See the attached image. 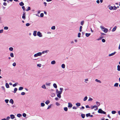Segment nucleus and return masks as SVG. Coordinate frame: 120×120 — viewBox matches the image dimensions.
<instances>
[{
	"label": "nucleus",
	"mask_w": 120,
	"mask_h": 120,
	"mask_svg": "<svg viewBox=\"0 0 120 120\" xmlns=\"http://www.w3.org/2000/svg\"><path fill=\"white\" fill-rule=\"evenodd\" d=\"M63 88H60V91H58L57 93V96L59 98H61V94L62 92V90H63Z\"/></svg>",
	"instance_id": "1"
},
{
	"label": "nucleus",
	"mask_w": 120,
	"mask_h": 120,
	"mask_svg": "<svg viewBox=\"0 0 120 120\" xmlns=\"http://www.w3.org/2000/svg\"><path fill=\"white\" fill-rule=\"evenodd\" d=\"M100 27L102 30L105 33H107L108 32V29L105 28L103 26H100Z\"/></svg>",
	"instance_id": "2"
},
{
	"label": "nucleus",
	"mask_w": 120,
	"mask_h": 120,
	"mask_svg": "<svg viewBox=\"0 0 120 120\" xmlns=\"http://www.w3.org/2000/svg\"><path fill=\"white\" fill-rule=\"evenodd\" d=\"M98 112L99 113L101 114H106V112L103 111L101 109H99L98 111Z\"/></svg>",
	"instance_id": "3"
},
{
	"label": "nucleus",
	"mask_w": 120,
	"mask_h": 120,
	"mask_svg": "<svg viewBox=\"0 0 120 120\" xmlns=\"http://www.w3.org/2000/svg\"><path fill=\"white\" fill-rule=\"evenodd\" d=\"M41 55V52H39L36 54H34V57H37L38 56H40Z\"/></svg>",
	"instance_id": "4"
},
{
	"label": "nucleus",
	"mask_w": 120,
	"mask_h": 120,
	"mask_svg": "<svg viewBox=\"0 0 120 120\" xmlns=\"http://www.w3.org/2000/svg\"><path fill=\"white\" fill-rule=\"evenodd\" d=\"M37 35L39 37H41L42 36V34L40 31H38L37 32Z\"/></svg>",
	"instance_id": "5"
},
{
	"label": "nucleus",
	"mask_w": 120,
	"mask_h": 120,
	"mask_svg": "<svg viewBox=\"0 0 120 120\" xmlns=\"http://www.w3.org/2000/svg\"><path fill=\"white\" fill-rule=\"evenodd\" d=\"M68 108H71L72 106L73 105L71 103H69L68 104Z\"/></svg>",
	"instance_id": "6"
},
{
	"label": "nucleus",
	"mask_w": 120,
	"mask_h": 120,
	"mask_svg": "<svg viewBox=\"0 0 120 120\" xmlns=\"http://www.w3.org/2000/svg\"><path fill=\"white\" fill-rule=\"evenodd\" d=\"M116 53V52H114L110 54H109L108 56H112L114 55Z\"/></svg>",
	"instance_id": "7"
},
{
	"label": "nucleus",
	"mask_w": 120,
	"mask_h": 120,
	"mask_svg": "<svg viewBox=\"0 0 120 120\" xmlns=\"http://www.w3.org/2000/svg\"><path fill=\"white\" fill-rule=\"evenodd\" d=\"M10 116L11 118L12 119H14L15 118L14 115L13 114L10 115Z\"/></svg>",
	"instance_id": "8"
},
{
	"label": "nucleus",
	"mask_w": 120,
	"mask_h": 120,
	"mask_svg": "<svg viewBox=\"0 0 120 120\" xmlns=\"http://www.w3.org/2000/svg\"><path fill=\"white\" fill-rule=\"evenodd\" d=\"M25 13L24 12L23 14V15L22 16V19H25Z\"/></svg>",
	"instance_id": "9"
},
{
	"label": "nucleus",
	"mask_w": 120,
	"mask_h": 120,
	"mask_svg": "<svg viewBox=\"0 0 120 120\" xmlns=\"http://www.w3.org/2000/svg\"><path fill=\"white\" fill-rule=\"evenodd\" d=\"M37 31H34V33L33 34V35L34 36H35L37 35Z\"/></svg>",
	"instance_id": "10"
},
{
	"label": "nucleus",
	"mask_w": 120,
	"mask_h": 120,
	"mask_svg": "<svg viewBox=\"0 0 120 120\" xmlns=\"http://www.w3.org/2000/svg\"><path fill=\"white\" fill-rule=\"evenodd\" d=\"M5 86L7 88H8L9 87V85L8 83H6L5 84Z\"/></svg>",
	"instance_id": "11"
},
{
	"label": "nucleus",
	"mask_w": 120,
	"mask_h": 120,
	"mask_svg": "<svg viewBox=\"0 0 120 120\" xmlns=\"http://www.w3.org/2000/svg\"><path fill=\"white\" fill-rule=\"evenodd\" d=\"M14 101L12 99H11L9 101V102L11 103L12 104H13L14 103Z\"/></svg>",
	"instance_id": "12"
},
{
	"label": "nucleus",
	"mask_w": 120,
	"mask_h": 120,
	"mask_svg": "<svg viewBox=\"0 0 120 120\" xmlns=\"http://www.w3.org/2000/svg\"><path fill=\"white\" fill-rule=\"evenodd\" d=\"M97 105H94V106H90V108H91V109H93L94 108H96V107H97Z\"/></svg>",
	"instance_id": "13"
},
{
	"label": "nucleus",
	"mask_w": 120,
	"mask_h": 120,
	"mask_svg": "<svg viewBox=\"0 0 120 120\" xmlns=\"http://www.w3.org/2000/svg\"><path fill=\"white\" fill-rule=\"evenodd\" d=\"M117 28V27L116 26H115L112 30V31L114 32L116 30Z\"/></svg>",
	"instance_id": "14"
},
{
	"label": "nucleus",
	"mask_w": 120,
	"mask_h": 120,
	"mask_svg": "<svg viewBox=\"0 0 120 120\" xmlns=\"http://www.w3.org/2000/svg\"><path fill=\"white\" fill-rule=\"evenodd\" d=\"M24 4L22 2H21L19 3V5L20 6H22L24 5Z\"/></svg>",
	"instance_id": "15"
},
{
	"label": "nucleus",
	"mask_w": 120,
	"mask_h": 120,
	"mask_svg": "<svg viewBox=\"0 0 120 120\" xmlns=\"http://www.w3.org/2000/svg\"><path fill=\"white\" fill-rule=\"evenodd\" d=\"M81 116L82 117V118L83 119L85 117V114H82L81 115Z\"/></svg>",
	"instance_id": "16"
},
{
	"label": "nucleus",
	"mask_w": 120,
	"mask_h": 120,
	"mask_svg": "<svg viewBox=\"0 0 120 120\" xmlns=\"http://www.w3.org/2000/svg\"><path fill=\"white\" fill-rule=\"evenodd\" d=\"M95 81L96 82H97L101 83V82L100 80H98V79H96L95 80Z\"/></svg>",
	"instance_id": "17"
},
{
	"label": "nucleus",
	"mask_w": 120,
	"mask_h": 120,
	"mask_svg": "<svg viewBox=\"0 0 120 120\" xmlns=\"http://www.w3.org/2000/svg\"><path fill=\"white\" fill-rule=\"evenodd\" d=\"M51 63L52 64H55L56 63V61L55 60H53L51 62Z\"/></svg>",
	"instance_id": "18"
},
{
	"label": "nucleus",
	"mask_w": 120,
	"mask_h": 120,
	"mask_svg": "<svg viewBox=\"0 0 120 120\" xmlns=\"http://www.w3.org/2000/svg\"><path fill=\"white\" fill-rule=\"evenodd\" d=\"M53 87L55 88H56L57 87V86L56 83H54L53 85Z\"/></svg>",
	"instance_id": "19"
},
{
	"label": "nucleus",
	"mask_w": 120,
	"mask_h": 120,
	"mask_svg": "<svg viewBox=\"0 0 120 120\" xmlns=\"http://www.w3.org/2000/svg\"><path fill=\"white\" fill-rule=\"evenodd\" d=\"M117 70L118 71H120V66L118 65L117 66Z\"/></svg>",
	"instance_id": "20"
},
{
	"label": "nucleus",
	"mask_w": 120,
	"mask_h": 120,
	"mask_svg": "<svg viewBox=\"0 0 120 120\" xmlns=\"http://www.w3.org/2000/svg\"><path fill=\"white\" fill-rule=\"evenodd\" d=\"M77 106H80L81 104L79 103H77L75 104Z\"/></svg>",
	"instance_id": "21"
},
{
	"label": "nucleus",
	"mask_w": 120,
	"mask_h": 120,
	"mask_svg": "<svg viewBox=\"0 0 120 120\" xmlns=\"http://www.w3.org/2000/svg\"><path fill=\"white\" fill-rule=\"evenodd\" d=\"M50 101H49L48 100L46 101L45 103L47 105H48L50 103Z\"/></svg>",
	"instance_id": "22"
},
{
	"label": "nucleus",
	"mask_w": 120,
	"mask_h": 120,
	"mask_svg": "<svg viewBox=\"0 0 120 120\" xmlns=\"http://www.w3.org/2000/svg\"><path fill=\"white\" fill-rule=\"evenodd\" d=\"M87 96L85 97L83 99V100L84 101H86L87 99Z\"/></svg>",
	"instance_id": "23"
},
{
	"label": "nucleus",
	"mask_w": 120,
	"mask_h": 120,
	"mask_svg": "<svg viewBox=\"0 0 120 120\" xmlns=\"http://www.w3.org/2000/svg\"><path fill=\"white\" fill-rule=\"evenodd\" d=\"M23 88L22 87H20L19 89V90H23Z\"/></svg>",
	"instance_id": "24"
},
{
	"label": "nucleus",
	"mask_w": 120,
	"mask_h": 120,
	"mask_svg": "<svg viewBox=\"0 0 120 120\" xmlns=\"http://www.w3.org/2000/svg\"><path fill=\"white\" fill-rule=\"evenodd\" d=\"M61 67L63 68H64L65 67V65L64 64H62L61 65Z\"/></svg>",
	"instance_id": "25"
},
{
	"label": "nucleus",
	"mask_w": 120,
	"mask_h": 120,
	"mask_svg": "<svg viewBox=\"0 0 120 120\" xmlns=\"http://www.w3.org/2000/svg\"><path fill=\"white\" fill-rule=\"evenodd\" d=\"M96 104L98 106H99L100 105V103L99 102L97 101L96 102Z\"/></svg>",
	"instance_id": "26"
},
{
	"label": "nucleus",
	"mask_w": 120,
	"mask_h": 120,
	"mask_svg": "<svg viewBox=\"0 0 120 120\" xmlns=\"http://www.w3.org/2000/svg\"><path fill=\"white\" fill-rule=\"evenodd\" d=\"M90 33H86L85 34L86 36L87 37H88L90 35Z\"/></svg>",
	"instance_id": "27"
},
{
	"label": "nucleus",
	"mask_w": 120,
	"mask_h": 120,
	"mask_svg": "<svg viewBox=\"0 0 120 120\" xmlns=\"http://www.w3.org/2000/svg\"><path fill=\"white\" fill-rule=\"evenodd\" d=\"M22 114H18L17 115V116L19 117H20L21 116H22Z\"/></svg>",
	"instance_id": "28"
},
{
	"label": "nucleus",
	"mask_w": 120,
	"mask_h": 120,
	"mask_svg": "<svg viewBox=\"0 0 120 120\" xmlns=\"http://www.w3.org/2000/svg\"><path fill=\"white\" fill-rule=\"evenodd\" d=\"M10 56L12 57H14V54L13 53H10Z\"/></svg>",
	"instance_id": "29"
},
{
	"label": "nucleus",
	"mask_w": 120,
	"mask_h": 120,
	"mask_svg": "<svg viewBox=\"0 0 120 120\" xmlns=\"http://www.w3.org/2000/svg\"><path fill=\"white\" fill-rule=\"evenodd\" d=\"M9 49L10 51H13V48L12 47H10L9 48Z\"/></svg>",
	"instance_id": "30"
},
{
	"label": "nucleus",
	"mask_w": 120,
	"mask_h": 120,
	"mask_svg": "<svg viewBox=\"0 0 120 120\" xmlns=\"http://www.w3.org/2000/svg\"><path fill=\"white\" fill-rule=\"evenodd\" d=\"M30 10V7H28V8L26 9V11H28Z\"/></svg>",
	"instance_id": "31"
},
{
	"label": "nucleus",
	"mask_w": 120,
	"mask_h": 120,
	"mask_svg": "<svg viewBox=\"0 0 120 120\" xmlns=\"http://www.w3.org/2000/svg\"><path fill=\"white\" fill-rule=\"evenodd\" d=\"M118 85V83H115L114 85V86H116V87H117Z\"/></svg>",
	"instance_id": "32"
},
{
	"label": "nucleus",
	"mask_w": 120,
	"mask_h": 120,
	"mask_svg": "<svg viewBox=\"0 0 120 120\" xmlns=\"http://www.w3.org/2000/svg\"><path fill=\"white\" fill-rule=\"evenodd\" d=\"M1 88L2 89L4 90V92H5V90L4 87L3 86H2L1 87Z\"/></svg>",
	"instance_id": "33"
},
{
	"label": "nucleus",
	"mask_w": 120,
	"mask_h": 120,
	"mask_svg": "<svg viewBox=\"0 0 120 120\" xmlns=\"http://www.w3.org/2000/svg\"><path fill=\"white\" fill-rule=\"evenodd\" d=\"M47 51H48V50H46L44 51H43L41 53V54H44L45 53H47Z\"/></svg>",
	"instance_id": "34"
},
{
	"label": "nucleus",
	"mask_w": 120,
	"mask_h": 120,
	"mask_svg": "<svg viewBox=\"0 0 120 120\" xmlns=\"http://www.w3.org/2000/svg\"><path fill=\"white\" fill-rule=\"evenodd\" d=\"M18 83H15L13 85V87H15L18 85Z\"/></svg>",
	"instance_id": "35"
},
{
	"label": "nucleus",
	"mask_w": 120,
	"mask_h": 120,
	"mask_svg": "<svg viewBox=\"0 0 120 120\" xmlns=\"http://www.w3.org/2000/svg\"><path fill=\"white\" fill-rule=\"evenodd\" d=\"M64 110L65 111H68V108L67 107H65L64 108Z\"/></svg>",
	"instance_id": "36"
},
{
	"label": "nucleus",
	"mask_w": 120,
	"mask_h": 120,
	"mask_svg": "<svg viewBox=\"0 0 120 120\" xmlns=\"http://www.w3.org/2000/svg\"><path fill=\"white\" fill-rule=\"evenodd\" d=\"M90 113H89L86 114V117H88L89 116H90Z\"/></svg>",
	"instance_id": "37"
},
{
	"label": "nucleus",
	"mask_w": 120,
	"mask_h": 120,
	"mask_svg": "<svg viewBox=\"0 0 120 120\" xmlns=\"http://www.w3.org/2000/svg\"><path fill=\"white\" fill-rule=\"evenodd\" d=\"M84 22V21H82L81 22V25L82 26L83 25Z\"/></svg>",
	"instance_id": "38"
},
{
	"label": "nucleus",
	"mask_w": 120,
	"mask_h": 120,
	"mask_svg": "<svg viewBox=\"0 0 120 120\" xmlns=\"http://www.w3.org/2000/svg\"><path fill=\"white\" fill-rule=\"evenodd\" d=\"M41 106L42 107H44L45 105V104L44 103H41Z\"/></svg>",
	"instance_id": "39"
},
{
	"label": "nucleus",
	"mask_w": 120,
	"mask_h": 120,
	"mask_svg": "<svg viewBox=\"0 0 120 120\" xmlns=\"http://www.w3.org/2000/svg\"><path fill=\"white\" fill-rule=\"evenodd\" d=\"M109 9L110 10H112L113 9V8L112 6H110L109 7Z\"/></svg>",
	"instance_id": "40"
},
{
	"label": "nucleus",
	"mask_w": 120,
	"mask_h": 120,
	"mask_svg": "<svg viewBox=\"0 0 120 120\" xmlns=\"http://www.w3.org/2000/svg\"><path fill=\"white\" fill-rule=\"evenodd\" d=\"M17 89L16 88H15L14 89V91L13 92L14 93H16V91L17 90Z\"/></svg>",
	"instance_id": "41"
},
{
	"label": "nucleus",
	"mask_w": 120,
	"mask_h": 120,
	"mask_svg": "<svg viewBox=\"0 0 120 120\" xmlns=\"http://www.w3.org/2000/svg\"><path fill=\"white\" fill-rule=\"evenodd\" d=\"M82 26H80L79 30L80 32H81L82 31Z\"/></svg>",
	"instance_id": "42"
},
{
	"label": "nucleus",
	"mask_w": 120,
	"mask_h": 120,
	"mask_svg": "<svg viewBox=\"0 0 120 120\" xmlns=\"http://www.w3.org/2000/svg\"><path fill=\"white\" fill-rule=\"evenodd\" d=\"M41 87L44 89H46V88L45 87V85H43Z\"/></svg>",
	"instance_id": "43"
},
{
	"label": "nucleus",
	"mask_w": 120,
	"mask_h": 120,
	"mask_svg": "<svg viewBox=\"0 0 120 120\" xmlns=\"http://www.w3.org/2000/svg\"><path fill=\"white\" fill-rule=\"evenodd\" d=\"M22 116L23 117H26V113H23L22 114Z\"/></svg>",
	"instance_id": "44"
},
{
	"label": "nucleus",
	"mask_w": 120,
	"mask_h": 120,
	"mask_svg": "<svg viewBox=\"0 0 120 120\" xmlns=\"http://www.w3.org/2000/svg\"><path fill=\"white\" fill-rule=\"evenodd\" d=\"M8 27L7 26H5L4 27V29L5 30H8Z\"/></svg>",
	"instance_id": "45"
},
{
	"label": "nucleus",
	"mask_w": 120,
	"mask_h": 120,
	"mask_svg": "<svg viewBox=\"0 0 120 120\" xmlns=\"http://www.w3.org/2000/svg\"><path fill=\"white\" fill-rule=\"evenodd\" d=\"M37 66L39 67H40L41 66V64H38L37 65Z\"/></svg>",
	"instance_id": "46"
},
{
	"label": "nucleus",
	"mask_w": 120,
	"mask_h": 120,
	"mask_svg": "<svg viewBox=\"0 0 120 120\" xmlns=\"http://www.w3.org/2000/svg\"><path fill=\"white\" fill-rule=\"evenodd\" d=\"M55 26H53L51 28V29L52 30H55Z\"/></svg>",
	"instance_id": "47"
},
{
	"label": "nucleus",
	"mask_w": 120,
	"mask_h": 120,
	"mask_svg": "<svg viewBox=\"0 0 120 120\" xmlns=\"http://www.w3.org/2000/svg\"><path fill=\"white\" fill-rule=\"evenodd\" d=\"M44 16V14L43 13H41L40 15V16L41 17H43Z\"/></svg>",
	"instance_id": "48"
},
{
	"label": "nucleus",
	"mask_w": 120,
	"mask_h": 120,
	"mask_svg": "<svg viewBox=\"0 0 120 120\" xmlns=\"http://www.w3.org/2000/svg\"><path fill=\"white\" fill-rule=\"evenodd\" d=\"M116 112V111H112V114H115Z\"/></svg>",
	"instance_id": "49"
},
{
	"label": "nucleus",
	"mask_w": 120,
	"mask_h": 120,
	"mask_svg": "<svg viewBox=\"0 0 120 120\" xmlns=\"http://www.w3.org/2000/svg\"><path fill=\"white\" fill-rule=\"evenodd\" d=\"M93 100V99L92 98H90L89 99H88V101H91Z\"/></svg>",
	"instance_id": "50"
},
{
	"label": "nucleus",
	"mask_w": 120,
	"mask_h": 120,
	"mask_svg": "<svg viewBox=\"0 0 120 120\" xmlns=\"http://www.w3.org/2000/svg\"><path fill=\"white\" fill-rule=\"evenodd\" d=\"M81 34V33H78V37L79 38L80 37Z\"/></svg>",
	"instance_id": "51"
},
{
	"label": "nucleus",
	"mask_w": 120,
	"mask_h": 120,
	"mask_svg": "<svg viewBox=\"0 0 120 120\" xmlns=\"http://www.w3.org/2000/svg\"><path fill=\"white\" fill-rule=\"evenodd\" d=\"M114 7L113 10H116L117 9V7H116L115 6H114L113 7Z\"/></svg>",
	"instance_id": "52"
},
{
	"label": "nucleus",
	"mask_w": 120,
	"mask_h": 120,
	"mask_svg": "<svg viewBox=\"0 0 120 120\" xmlns=\"http://www.w3.org/2000/svg\"><path fill=\"white\" fill-rule=\"evenodd\" d=\"M50 84V83H46V86H49Z\"/></svg>",
	"instance_id": "53"
},
{
	"label": "nucleus",
	"mask_w": 120,
	"mask_h": 120,
	"mask_svg": "<svg viewBox=\"0 0 120 120\" xmlns=\"http://www.w3.org/2000/svg\"><path fill=\"white\" fill-rule=\"evenodd\" d=\"M5 101L6 103H8V102L9 100L8 99H5Z\"/></svg>",
	"instance_id": "54"
},
{
	"label": "nucleus",
	"mask_w": 120,
	"mask_h": 120,
	"mask_svg": "<svg viewBox=\"0 0 120 120\" xmlns=\"http://www.w3.org/2000/svg\"><path fill=\"white\" fill-rule=\"evenodd\" d=\"M51 105H52V104L51 105H50L48 106V108H47V109H49L50 108H51Z\"/></svg>",
	"instance_id": "55"
},
{
	"label": "nucleus",
	"mask_w": 120,
	"mask_h": 120,
	"mask_svg": "<svg viewBox=\"0 0 120 120\" xmlns=\"http://www.w3.org/2000/svg\"><path fill=\"white\" fill-rule=\"evenodd\" d=\"M16 63L14 62V63H13V64H12V65L13 66H15L16 65Z\"/></svg>",
	"instance_id": "56"
},
{
	"label": "nucleus",
	"mask_w": 120,
	"mask_h": 120,
	"mask_svg": "<svg viewBox=\"0 0 120 120\" xmlns=\"http://www.w3.org/2000/svg\"><path fill=\"white\" fill-rule=\"evenodd\" d=\"M25 94V93L24 92H22L21 93V94L22 95H24Z\"/></svg>",
	"instance_id": "57"
},
{
	"label": "nucleus",
	"mask_w": 120,
	"mask_h": 120,
	"mask_svg": "<svg viewBox=\"0 0 120 120\" xmlns=\"http://www.w3.org/2000/svg\"><path fill=\"white\" fill-rule=\"evenodd\" d=\"M102 41L103 42H105V40L104 39H103L102 40Z\"/></svg>",
	"instance_id": "58"
},
{
	"label": "nucleus",
	"mask_w": 120,
	"mask_h": 120,
	"mask_svg": "<svg viewBox=\"0 0 120 120\" xmlns=\"http://www.w3.org/2000/svg\"><path fill=\"white\" fill-rule=\"evenodd\" d=\"M30 25V23H27L26 24V26H29Z\"/></svg>",
	"instance_id": "59"
},
{
	"label": "nucleus",
	"mask_w": 120,
	"mask_h": 120,
	"mask_svg": "<svg viewBox=\"0 0 120 120\" xmlns=\"http://www.w3.org/2000/svg\"><path fill=\"white\" fill-rule=\"evenodd\" d=\"M56 104L57 106H59L60 105V104H59L57 102H56Z\"/></svg>",
	"instance_id": "60"
},
{
	"label": "nucleus",
	"mask_w": 120,
	"mask_h": 120,
	"mask_svg": "<svg viewBox=\"0 0 120 120\" xmlns=\"http://www.w3.org/2000/svg\"><path fill=\"white\" fill-rule=\"evenodd\" d=\"M102 38H103V37H100L99 38H98V39H97V40H98V41L99 40H101V39H102Z\"/></svg>",
	"instance_id": "61"
},
{
	"label": "nucleus",
	"mask_w": 120,
	"mask_h": 120,
	"mask_svg": "<svg viewBox=\"0 0 120 120\" xmlns=\"http://www.w3.org/2000/svg\"><path fill=\"white\" fill-rule=\"evenodd\" d=\"M3 4L4 6H6L7 5V4L6 3L4 2L3 3Z\"/></svg>",
	"instance_id": "62"
},
{
	"label": "nucleus",
	"mask_w": 120,
	"mask_h": 120,
	"mask_svg": "<svg viewBox=\"0 0 120 120\" xmlns=\"http://www.w3.org/2000/svg\"><path fill=\"white\" fill-rule=\"evenodd\" d=\"M72 109H77V108L76 107H75V106H74L73 107Z\"/></svg>",
	"instance_id": "63"
},
{
	"label": "nucleus",
	"mask_w": 120,
	"mask_h": 120,
	"mask_svg": "<svg viewBox=\"0 0 120 120\" xmlns=\"http://www.w3.org/2000/svg\"><path fill=\"white\" fill-rule=\"evenodd\" d=\"M22 8L24 10H25V7L24 6H23L22 7Z\"/></svg>",
	"instance_id": "64"
}]
</instances>
